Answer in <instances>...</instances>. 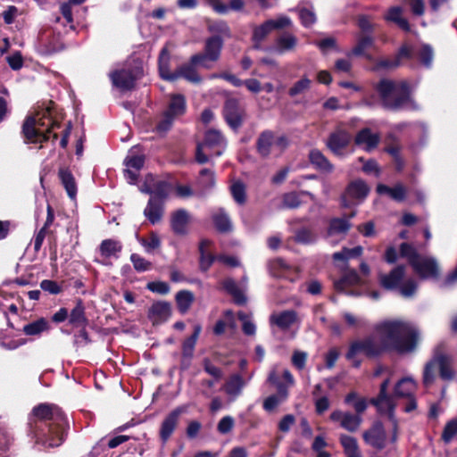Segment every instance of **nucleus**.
Returning a JSON list of instances; mask_svg holds the SVG:
<instances>
[{"instance_id": "1", "label": "nucleus", "mask_w": 457, "mask_h": 457, "mask_svg": "<svg viewBox=\"0 0 457 457\" xmlns=\"http://www.w3.org/2000/svg\"><path fill=\"white\" fill-rule=\"evenodd\" d=\"M375 331L380 336L378 341L366 337L353 345L351 353L363 350L369 357H381L387 353L404 355L415 352L420 339L419 329L402 320H383L375 326Z\"/></svg>"}, {"instance_id": "2", "label": "nucleus", "mask_w": 457, "mask_h": 457, "mask_svg": "<svg viewBox=\"0 0 457 457\" xmlns=\"http://www.w3.org/2000/svg\"><path fill=\"white\" fill-rule=\"evenodd\" d=\"M384 109L399 112L403 109L418 111L419 104L412 97L411 87L408 81H395L390 79H381L375 86Z\"/></svg>"}, {"instance_id": "3", "label": "nucleus", "mask_w": 457, "mask_h": 457, "mask_svg": "<svg viewBox=\"0 0 457 457\" xmlns=\"http://www.w3.org/2000/svg\"><path fill=\"white\" fill-rule=\"evenodd\" d=\"M33 414L40 420H52L47 434L37 436V443L47 447L59 446L64 439V428L67 424L63 413L55 406L40 404L33 409Z\"/></svg>"}, {"instance_id": "4", "label": "nucleus", "mask_w": 457, "mask_h": 457, "mask_svg": "<svg viewBox=\"0 0 457 457\" xmlns=\"http://www.w3.org/2000/svg\"><path fill=\"white\" fill-rule=\"evenodd\" d=\"M453 359L445 351V345L440 344L433 350L431 359L425 364L422 382L426 387L430 386L436 380L435 369L438 367L439 377L442 380L452 381L456 372L453 367Z\"/></svg>"}, {"instance_id": "5", "label": "nucleus", "mask_w": 457, "mask_h": 457, "mask_svg": "<svg viewBox=\"0 0 457 457\" xmlns=\"http://www.w3.org/2000/svg\"><path fill=\"white\" fill-rule=\"evenodd\" d=\"M54 126L55 124L50 117V110L42 109L26 119L23 124V134L29 142L41 143L49 139L50 129Z\"/></svg>"}, {"instance_id": "6", "label": "nucleus", "mask_w": 457, "mask_h": 457, "mask_svg": "<svg viewBox=\"0 0 457 457\" xmlns=\"http://www.w3.org/2000/svg\"><path fill=\"white\" fill-rule=\"evenodd\" d=\"M370 191V187L363 179L352 180L340 196L341 207L350 208L354 204H361L367 198Z\"/></svg>"}, {"instance_id": "7", "label": "nucleus", "mask_w": 457, "mask_h": 457, "mask_svg": "<svg viewBox=\"0 0 457 457\" xmlns=\"http://www.w3.org/2000/svg\"><path fill=\"white\" fill-rule=\"evenodd\" d=\"M186 112L185 98L181 95H173L170 97L167 109L164 111L156 129L159 133H166L175 120Z\"/></svg>"}, {"instance_id": "8", "label": "nucleus", "mask_w": 457, "mask_h": 457, "mask_svg": "<svg viewBox=\"0 0 457 457\" xmlns=\"http://www.w3.org/2000/svg\"><path fill=\"white\" fill-rule=\"evenodd\" d=\"M389 378H386L380 385L379 393L376 397L370 399L369 403L375 406L377 411L381 415H386L394 422L395 429L397 428V422L395 418V403L393 396L387 394Z\"/></svg>"}, {"instance_id": "9", "label": "nucleus", "mask_w": 457, "mask_h": 457, "mask_svg": "<svg viewBox=\"0 0 457 457\" xmlns=\"http://www.w3.org/2000/svg\"><path fill=\"white\" fill-rule=\"evenodd\" d=\"M141 73L139 66L126 65L110 72L109 77L115 87L120 91H127L134 87L135 81L141 76Z\"/></svg>"}, {"instance_id": "10", "label": "nucleus", "mask_w": 457, "mask_h": 457, "mask_svg": "<svg viewBox=\"0 0 457 457\" xmlns=\"http://www.w3.org/2000/svg\"><path fill=\"white\" fill-rule=\"evenodd\" d=\"M222 114L227 124L237 131L244 123L245 111L238 99L228 98L224 103Z\"/></svg>"}, {"instance_id": "11", "label": "nucleus", "mask_w": 457, "mask_h": 457, "mask_svg": "<svg viewBox=\"0 0 457 457\" xmlns=\"http://www.w3.org/2000/svg\"><path fill=\"white\" fill-rule=\"evenodd\" d=\"M227 147V140L220 130L209 129L204 134L202 149L206 148L212 155L220 156Z\"/></svg>"}, {"instance_id": "12", "label": "nucleus", "mask_w": 457, "mask_h": 457, "mask_svg": "<svg viewBox=\"0 0 457 457\" xmlns=\"http://www.w3.org/2000/svg\"><path fill=\"white\" fill-rule=\"evenodd\" d=\"M223 38L220 36H212L205 41L204 50L202 52V68H208V62H217L223 47Z\"/></svg>"}, {"instance_id": "13", "label": "nucleus", "mask_w": 457, "mask_h": 457, "mask_svg": "<svg viewBox=\"0 0 457 457\" xmlns=\"http://www.w3.org/2000/svg\"><path fill=\"white\" fill-rule=\"evenodd\" d=\"M412 269L421 279H437L440 270L436 261L431 257L420 258L412 263Z\"/></svg>"}, {"instance_id": "14", "label": "nucleus", "mask_w": 457, "mask_h": 457, "mask_svg": "<svg viewBox=\"0 0 457 457\" xmlns=\"http://www.w3.org/2000/svg\"><path fill=\"white\" fill-rule=\"evenodd\" d=\"M192 220L187 211L179 209L170 214V228L176 235L184 236L189 232Z\"/></svg>"}, {"instance_id": "15", "label": "nucleus", "mask_w": 457, "mask_h": 457, "mask_svg": "<svg viewBox=\"0 0 457 457\" xmlns=\"http://www.w3.org/2000/svg\"><path fill=\"white\" fill-rule=\"evenodd\" d=\"M352 137L345 129H337L330 133L327 140V147L336 155H342L345 150L351 143Z\"/></svg>"}, {"instance_id": "16", "label": "nucleus", "mask_w": 457, "mask_h": 457, "mask_svg": "<svg viewBox=\"0 0 457 457\" xmlns=\"http://www.w3.org/2000/svg\"><path fill=\"white\" fill-rule=\"evenodd\" d=\"M366 444L381 451L386 447V433L381 423L378 422L362 435Z\"/></svg>"}, {"instance_id": "17", "label": "nucleus", "mask_w": 457, "mask_h": 457, "mask_svg": "<svg viewBox=\"0 0 457 457\" xmlns=\"http://www.w3.org/2000/svg\"><path fill=\"white\" fill-rule=\"evenodd\" d=\"M200 69V55L195 54L191 57L190 61L177 70L179 78H183L189 82H198Z\"/></svg>"}, {"instance_id": "18", "label": "nucleus", "mask_w": 457, "mask_h": 457, "mask_svg": "<svg viewBox=\"0 0 457 457\" xmlns=\"http://www.w3.org/2000/svg\"><path fill=\"white\" fill-rule=\"evenodd\" d=\"M405 274V266L398 265L395 267L388 274L380 276V285L386 290L395 289L402 282Z\"/></svg>"}, {"instance_id": "19", "label": "nucleus", "mask_w": 457, "mask_h": 457, "mask_svg": "<svg viewBox=\"0 0 457 457\" xmlns=\"http://www.w3.org/2000/svg\"><path fill=\"white\" fill-rule=\"evenodd\" d=\"M171 314L170 304L167 302H157L153 303L148 312V317L154 324L165 322Z\"/></svg>"}, {"instance_id": "20", "label": "nucleus", "mask_w": 457, "mask_h": 457, "mask_svg": "<svg viewBox=\"0 0 457 457\" xmlns=\"http://www.w3.org/2000/svg\"><path fill=\"white\" fill-rule=\"evenodd\" d=\"M212 221L220 234H228L233 229L231 220L224 208H219L212 213Z\"/></svg>"}, {"instance_id": "21", "label": "nucleus", "mask_w": 457, "mask_h": 457, "mask_svg": "<svg viewBox=\"0 0 457 457\" xmlns=\"http://www.w3.org/2000/svg\"><path fill=\"white\" fill-rule=\"evenodd\" d=\"M379 136L371 132L370 129H361L354 137V143L357 145H365V151L370 152L379 144Z\"/></svg>"}, {"instance_id": "22", "label": "nucleus", "mask_w": 457, "mask_h": 457, "mask_svg": "<svg viewBox=\"0 0 457 457\" xmlns=\"http://www.w3.org/2000/svg\"><path fill=\"white\" fill-rule=\"evenodd\" d=\"M308 159L311 164L320 171L331 173L334 170V165L319 149H312Z\"/></svg>"}, {"instance_id": "23", "label": "nucleus", "mask_w": 457, "mask_h": 457, "mask_svg": "<svg viewBox=\"0 0 457 457\" xmlns=\"http://www.w3.org/2000/svg\"><path fill=\"white\" fill-rule=\"evenodd\" d=\"M144 214L152 224L158 223L163 215V203L151 197L144 210Z\"/></svg>"}, {"instance_id": "24", "label": "nucleus", "mask_w": 457, "mask_h": 457, "mask_svg": "<svg viewBox=\"0 0 457 457\" xmlns=\"http://www.w3.org/2000/svg\"><path fill=\"white\" fill-rule=\"evenodd\" d=\"M274 142V133L271 130L262 131L256 140V151L262 157L267 158L270 154Z\"/></svg>"}, {"instance_id": "25", "label": "nucleus", "mask_w": 457, "mask_h": 457, "mask_svg": "<svg viewBox=\"0 0 457 457\" xmlns=\"http://www.w3.org/2000/svg\"><path fill=\"white\" fill-rule=\"evenodd\" d=\"M297 320V313L294 310H287L278 315L270 316V322L282 330H287Z\"/></svg>"}, {"instance_id": "26", "label": "nucleus", "mask_w": 457, "mask_h": 457, "mask_svg": "<svg viewBox=\"0 0 457 457\" xmlns=\"http://www.w3.org/2000/svg\"><path fill=\"white\" fill-rule=\"evenodd\" d=\"M403 8L400 6H392L388 9L386 14L385 15V20L386 21L394 22L404 32L411 31V25L407 19L402 16Z\"/></svg>"}, {"instance_id": "27", "label": "nucleus", "mask_w": 457, "mask_h": 457, "mask_svg": "<svg viewBox=\"0 0 457 457\" xmlns=\"http://www.w3.org/2000/svg\"><path fill=\"white\" fill-rule=\"evenodd\" d=\"M245 386V381L242 375L234 373L229 376L223 387L228 395L237 396L241 394Z\"/></svg>"}, {"instance_id": "28", "label": "nucleus", "mask_w": 457, "mask_h": 457, "mask_svg": "<svg viewBox=\"0 0 457 457\" xmlns=\"http://www.w3.org/2000/svg\"><path fill=\"white\" fill-rule=\"evenodd\" d=\"M360 281L361 278L358 272L352 270L345 272L338 280H336L334 282V287L337 292L344 293L348 287L358 285Z\"/></svg>"}, {"instance_id": "29", "label": "nucleus", "mask_w": 457, "mask_h": 457, "mask_svg": "<svg viewBox=\"0 0 457 457\" xmlns=\"http://www.w3.org/2000/svg\"><path fill=\"white\" fill-rule=\"evenodd\" d=\"M170 58L167 48H163L159 56V72L163 79L173 81L179 79V74L177 71L175 72L170 71Z\"/></svg>"}, {"instance_id": "30", "label": "nucleus", "mask_w": 457, "mask_h": 457, "mask_svg": "<svg viewBox=\"0 0 457 457\" xmlns=\"http://www.w3.org/2000/svg\"><path fill=\"white\" fill-rule=\"evenodd\" d=\"M181 412L182 409H177L173 411L170 414H169L167 418L163 420L160 432L161 437L163 441L168 440L169 437L173 433Z\"/></svg>"}, {"instance_id": "31", "label": "nucleus", "mask_w": 457, "mask_h": 457, "mask_svg": "<svg viewBox=\"0 0 457 457\" xmlns=\"http://www.w3.org/2000/svg\"><path fill=\"white\" fill-rule=\"evenodd\" d=\"M141 192L151 195V197H154L163 203V200L168 196L170 192V185L164 181H158L154 187L150 186L142 187Z\"/></svg>"}, {"instance_id": "32", "label": "nucleus", "mask_w": 457, "mask_h": 457, "mask_svg": "<svg viewBox=\"0 0 457 457\" xmlns=\"http://www.w3.org/2000/svg\"><path fill=\"white\" fill-rule=\"evenodd\" d=\"M339 442L346 457H361V453L355 437L347 435H341Z\"/></svg>"}, {"instance_id": "33", "label": "nucleus", "mask_w": 457, "mask_h": 457, "mask_svg": "<svg viewBox=\"0 0 457 457\" xmlns=\"http://www.w3.org/2000/svg\"><path fill=\"white\" fill-rule=\"evenodd\" d=\"M144 162L145 156L140 147L134 146L129 150L124 161V163L127 168H131L136 170H139L143 167Z\"/></svg>"}, {"instance_id": "34", "label": "nucleus", "mask_w": 457, "mask_h": 457, "mask_svg": "<svg viewBox=\"0 0 457 457\" xmlns=\"http://www.w3.org/2000/svg\"><path fill=\"white\" fill-rule=\"evenodd\" d=\"M351 227L352 224L345 218H332L328 223V234L329 236L346 234Z\"/></svg>"}, {"instance_id": "35", "label": "nucleus", "mask_w": 457, "mask_h": 457, "mask_svg": "<svg viewBox=\"0 0 457 457\" xmlns=\"http://www.w3.org/2000/svg\"><path fill=\"white\" fill-rule=\"evenodd\" d=\"M122 245L119 241L113 239H106L101 243L100 252L104 257H118L121 251Z\"/></svg>"}, {"instance_id": "36", "label": "nucleus", "mask_w": 457, "mask_h": 457, "mask_svg": "<svg viewBox=\"0 0 457 457\" xmlns=\"http://www.w3.org/2000/svg\"><path fill=\"white\" fill-rule=\"evenodd\" d=\"M207 29L208 30L213 34V36H220L221 38L223 37H230V29L228 23L224 21H211L206 20Z\"/></svg>"}, {"instance_id": "37", "label": "nucleus", "mask_w": 457, "mask_h": 457, "mask_svg": "<svg viewBox=\"0 0 457 457\" xmlns=\"http://www.w3.org/2000/svg\"><path fill=\"white\" fill-rule=\"evenodd\" d=\"M385 147L383 151L392 158H395L401 154L402 146L399 138L393 133L388 134L385 139Z\"/></svg>"}, {"instance_id": "38", "label": "nucleus", "mask_w": 457, "mask_h": 457, "mask_svg": "<svg viewBox=\"0 0 457 457\" xmlns=\"http://www.w3.org/2000/svg\"><path fill=\"white\" fill-rule=\"evenodd\" d=\"M49 329V323L46 320L41 318L30 322L23 327V332L28 336H38L42 332Z\"/></svg>"}, {"instance_id": "39", "label": "nucleus", "mask_w": 457, "mask_h": 457, "mask_svg": "<svg viewBox=\"0 0 457 457\" xmlns=\"http://www.w3.org/2000/svg\"><path fill=\"white\" fill-rule=\"evenodd\" d=\"M60 179L65 187L70 198L74 199L77 195V186L71 173L66 170H61L59 172Z\"/></svg>"}, {"instance_id": "40", "label": "nucleus", "mask_w": 457, "mask_h": 457, "mask_svg": "<svg viewBox=\"0 0 457 457\" xmlns=\"http://www.w3.org/2000/svg\"><path fill=\"white\" fill-rule=\"evenodd\" d=\"M230 193L234 201L239 204L244 205L246 203V187L243 181L237 180L230 186Z\"/></svg>"}, {"instance_id": "41", "label": "nucleus", "mask_w": 457, "mask_h": 457, "mask_svg": "<svg viewBox=\"0 0 457 457\" xmlns=\"http://www.w3.org/2000/svg\"><path fill=\"white\" fill-rule=\"evenodd\" d=\"M374 44V37L371 35H361L357 38L356 46L352 49V54L355 56H366L365 50L371 47Z\"/></svg>"}, {"instance_id": "42", "label": "nucleus", "mask_w": 457, "mask_h": 457, "mask_svg": "<svg viewBox=\"0 0 457 457\" xmlns=\"http://www.w3.org/2000/svg\"><path fill=\"white\" fill-rule=\"evenodd\" d=\"M316 234L309 228L303 227L295 230L294 241L301 245H310L316 241Z\"/></svg>"}, {"instance_id": "43", "label": "nucleus", "mask_w": 457, "mask_h": 457, "mask_svg": "<svg viewBox=\"0 0 457 457\" xmlns=\"http://www.w3.org/2000/svg\"><path fill=\"white\" fill-rule=\"evenodd\" d=\"M412 380L411 378H403L400 379L394 388V395L397 397H411L412 396Z\"/></svg>"}, {"instance_id": "44", "label": "nucleus", "mask_w": 457, "mask_h": 457, "mask_svg": "<svg viewBox=\"0 0 457 457\" xmlns=\"http://www.w3.org/2000/svg\"><path fill=\"white\" fill-rule=\"evenodd\" d=\"M137 238L146 253H152L161 246V239L156 232L152 231L147 237L137 236Z\"/></svg>"}, {"instance_id": "45", "label": "nucleus", "mask_w": 457, "mask_h": 457, "mask_svg": "<svg viewBox=\"0 0 457 457\" xmlns=\"http://www.w3.org/2000/svg\"><path fill=\"white\" fill-rule=\"evenodd\" d=\"M194 301V295L187 290H182L177 293L176 302L178 309L180 312L185 313L190 308Z\"/></svg>"}, {"instance_id": "46", "label": "nucleus", "mask_w": 457, "mask_h": 457, "mask_svg": "<svg viewBox=\"0 0 457 457\" xmlns=\"http://www.w3.org/2000/svg\"><path fill=\"white\" fill-rule=\"evenodd\" d=\"M345 403L346 404H353L356 415H360L363 413L368 406V402L365 398H358V395L355 392H350L346 395L345 398Z\"/></svg>"}, {"instance_id": "47", "label": "nucleus", "mask_w": 457, "mask_h": 457, "mask_svg": "<svg viewBox=\"0 0 457 457\" xmlns=\"http://www.w3.org/2000/svg\"><path fill=\"white\" fill-rule=\"evenodd\" d=\"M361 421L362 419L360 415L345 412L341 421V427L349 432H355L359 428Z\"/></svg>"}, {"instance_id": "48", "label": "nucleus", "mask_w": 457, "mask_h": 457, "mask_svg": "<svg viewBox=\"0 0 457 457\" xmlns=\"http://www.w3.org/2000/svg\"><path fill=\"white\" fill-rule=\"evenodd\" d=\"M400 255L408 260L409 264L412 267V263H416L420 255L416 248L409 243H402L400 245Z\"/></svg>"}, {"instance_id": "49", "label": "nucleus", "mask_w": 457, "mask_h": 457, "mask_svg": "<svg viewBox=\"0 0 457 457\" xmlns=\"http://www.w3.org/2000/svg\"><path fill=\"white\" fill-rule=\"evenodd\" d=\"M417 54L419 61L424 67H431L434 58V51L430 45L423 44L417 52Z\"/></svg>"}, {"instance_id": "50", "label": "nucleus", "mask_w": 457, "mask_h": 457, "mask_svg": "<svg viewBox=\"0 0 457 457\" xmlns=\"http://www.w3.org/2000/svg\"><path fill=\"white\" fill-rule=\"evenodd\" d=\"M312 80L307 77H303L301 79L294 83V85L288 89V95L291 97H295L301 95L311 88Z\"/></svg>"}, {"instance_id": "51", "label": "nucleus", "mask_w": 457, "mask_h": 457, "mask_svg": "<svg viewBox=\"0 0 457 457\" xmlns=\"http://www.w3.org/2000/svg\"><path fill=\"white\" fill-rule=\"evenodd\" d=\"M414 46L411 44L403 43L397 50L395 57L396 58V60H398L401 66L403 61L412 60L414 57Z\"/></svg>"}, {"instance_id": "52", "label": "nucleus", "mask_w": 457, "mask_h": 457, "mask_svg": "<svg viewBox=\"0 0 457 457\" xmlns=\"http://www.w3.org/2000/svg\"><path fill=\"white\" fill-rule=\"evenodd\" d=\"M302 201L297 192L292 191L282 195V206L287 209H296L300 207Z\"/></svg>"}, {"instance_id": "53", "label": "nucleus", "mask_w": 457, "mask_h": 457, "mask_svg": "<svg viewBox=\"0 0 457 457\" xmlns=\"http://www.w3.org/2000/svg\"><path fill=\"white\" fill-rule=\"evenodd\" d=\"M457 435V419L449 420L442 432L441 439L445 444H449L453 441V437Z\"/></svg>"}, {"instance_id": "54", "label": "nucleus", "mask_w": 457, "mask_h": 457, "mask_svg": "<svg viewBox=\"0 0 457 457\" xmlns=\"http://www.w3.org/2000/svg\"><path fill=\"white\" fill-rule=\"evenodd\" d=\"M297 39L294 35H286L277 39V46L280 53L289 51L295 48Z\"/></svg>"}, {"instance_id": "55", "label": "nucleus", "mask_w": 457, "mask_h": 457, "mask_svg": "<svg viewBox=\"0 0 457 457\" xmlns=\"http://www.w3.org/2000/svg\"><path fill=\"white\" fill-rule=\"evenodd\" d=\"M360 341H363V339H358V340H354V341L351 342L350 345H349L348 350H347V352L345 353L346 360L351 361L353 362V367H354V368H360L361 365V361L356 359V356L359 353H363L368 359H370V360H374V359H378V357H369L367 355L366 352L363 351V350L356 351V353H351V352H352L351 349H352L353 345L356 342H360Z\"/></svg>"}, {"instance_id": "56", "label": "nucleus", "mask_w": 457, "mask_h": 457, "mask_svg": "<svg viewBox=\"0 0 457 457\" xmlns=\"http://www.w3.org/2000/svg\"><path fill=\"white\" fill-rule=\"evenodd\" d=\"M249 316L247 313L240 311L237 312V319L243 322L242 331L246 336H253L256 332V326L253 322L248 320Z\"/></svg>"}, {"instance_id": "57", "label": "nucleus", "mask_w": 457, "mask_h": 457, "mask_svg": "<svg viewBox=\"0 0 457 457\" xmlns=\"http://www.w3.org/2000/svg\"><path fill=\"white\" fill-rule=\"evenodd\" d=\"M216 183V177L213 170L202 169V191L212 189Z\"/></svg>"}, {"instance_id": "58", "label": "nucleus", "mask_w": 457, "mask_h": 457, "mask_svg": "<svg viewBox=\"0 0 457 457\" xmlns=\"http://www.w3.org/2000/svg\"><path fill=\"white\" fill-rule=\"evenodd\" d=\"M299 19L301 21L302 25L305 28H310L316 22L315 13L305 7L300 9Z\"/></svg>"}, {"instance_id": "59", "label": "nucleus", "mask_w": 457, "mask_h": 457, "mask_svg": "<svg viewBox=\"0 0 457 457\" xmlns=\"http://www.w3.org/2000/svg\"><path fill=\"white\" fill-rule=\"evenodd\" d=\"M357 25L361 31V35H371L374 31V24L370 21L369 16L365 14L359 15Z\"/></svg>"}, {"instance_id": "60", "label": "nucleus", "mask_w": 457, "mask_h": 457, "mask_svg": "<svg viewBox=\"0 0 457 457\" xmlns=\"http://www.w3.org/2000/svg\"><path fill=\"white\" fill-rule=\"evenodd\" d=\"M291 361L296 370H303L306 366L307 353L302 351H295Z\"/></svg>"}, {"instance_id": "61", "label": "nucleus", "mask_w": 457, "mask_h": 457, "mask_svg": "<svg viewBox=\"0 0 457 457\" xmlns=\"http://www.w3.org/2000/svg\"><path fill=\"white\" fill-rule=\"evenodd\" d=\"M130 260L133 263L135 270L140 272L148 270L152 265L150 262H148L147 260H145V258L141 257L137 253H132L130 256Z\"/></svg>"}, {"instance_id": "62", "label": "nucleus", "mask_w": 457, "mask_h": 457, "mask_svg": "<svg viewBox=\"0 0 457 457\" xmlns=\"http://www.w3.org/2000/svg\"><path fill=\"white\" fill-rule=\"evenodd\" d=\"M70 322L76 326H80L85 322L84 308L80 304L77 305L71 312Z\"/></svg>"}, {"instance_id": "63", "label": "nucleus", "mask_w": 457, "mask_h": 457, "mask_svg": "<svg viewBox=\"0 0 457 457\" xmlns=\"http://www.w3.org/2000/svg\"><path fill=\"white\" fill-rule=\"evenodd\" d=\"M204 369L206 373L211 375L215 379V381H220L223 377L221 369L213 365L209 360H204Z\"/></svg>"}, {"instance_id": "64", "label": "nucleus", "mask_w": 457, "mask_h": 457, "mask_svg": "<svg viewBox=\"0 0 457 457\" xmlns=\"http://www.w3.org/2000/svg\"><path fill=\"white\" fill-rule=\"evenodd\" d=\"M235 421L231 416H225L219 421L217 429L220 434H228L232 430Z\"/></svg>"}]
</instances>
